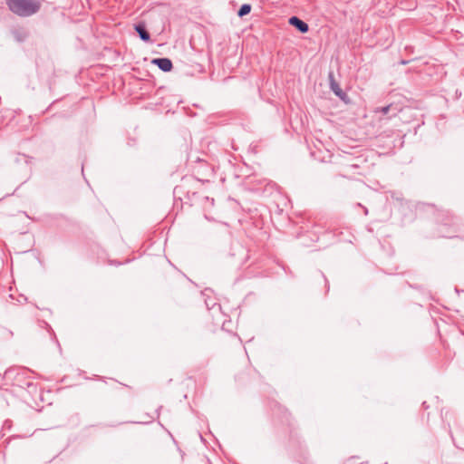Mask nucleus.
I'll return each mask as SVG.
<instances>
[{
  "instance_id": "9b49d317",
  "label": "nucleus",
  "mask_w": 464,
  "mask_h": 464,
  "mask_svg": "<svg viewBox=\"0 0 464 464\" xmlns=\"http://www.w3.org/2000/svg\"><path fill=\"white\" fill-rule=\"evenodd\" d=\"M408 63H409V61H405V60H401V64H407Z\"/></svg>"
},
{
  "instance_id": "0eeeda50",
  "label": "nucleus",
  "mask_w": 464,
  "mask_h": 464,
  "mask_svg": "<svg viewBox=\"0 0 464 464\" xmlns=\"http://www.w3.org/2000/svg\"><path fill=\"white\" fill-rule=\"evenodd\" d=\"M444 218H442L443 226L455 227L458 224V218L452 216L450 212H445L443 214Z\"/></svg>"
},
{
  "instance_id": "423d86ee",
  "label": "nucleus",
  "mask_w": 464,
  "mask_h": 464,
  "mask_svg": "<svg viewBox=\"0 0 464 464\" xmlns=\"http://www.w3.org/2000/svg\"><path fill=\"white\" fill-rule=\"evenodd\" d=\"M134 29L139 34V37L140 40H142L145 43H148L150 41V34L146 29V25L144 23H138L134 25Z\"/></svg>"
},
{
  "instance_id": "7ed1b4c3",
  "label": "nucleus",
  "mask_w": 464,
  "mask_h": 464,
  "mask_svg": "<svg viewBox=\"0 0 464 464\" xmlns=\"http://www.w3.org/2000/svg\"><path fill=\"white\" fill-rule=\"evenodd\" d=\"M151 63L158 66V68L164 72H170L173 68L172 62L169 58H155L151 61Z\"/></svg>"
},
{
  "instance_id": "1a4fd4ad",
  "label": "nucleus",
  "mask_w": 464,
  "mask_h": 464,
  "mask_svg": "<svg viewBox=\"0 0 464 464\" xmlns=\"http://www.w3.org/2000/svg\"><path fill=\"white\" fill-rule=\"evenodd\" d=\"M26 385H27V387H28V388H30V387H34V388H35V386L34 385V383H33V382H26Z\"/></svg>"
},
{
  "instance_id": "f8f14e48",
  "label": "nucleus",
  "mask_w": 464,
  "mask_h": 464,
  "mask_svg": "<svg viewBox=\"0 0 464 464\" xmlns=\"http://www.w3.org/2000/svg\"><path fill=\"white\" fill-rule=\"evenodd\" d=\"M364 209V213L367 214L368 213V209L366 208H363Z\"/></svg>"
},
{
  "instance_id": "20e7f679",
  "label": "nucleus",
  "mask_w": 464,
  "mask_h": 464,
  "mask_svg": "<svg viewBox=\"0 0 464 464\" xmlns=\"http://www.w3.org/2000/svg\"><path fill=\"white\" fill-rule=\"evenodd\" d=\"M288 23L302 34H305L309 31V25L297 16H291Z\"/></svg>"
},
{
  "instance_id": "9d476101",
  "label": "nucleus",
  "mask_w": 464,
  "mask_h": 464,
  "mask_svg": "<svg viewBox=\"0 0 464 464\" xmlns=\"http://www.w3.org/2000/svg\"><path fill=\"white\" fill-rule=\"evenodd\" d=\"M442 237H453L454 235L451 234V233H449V234H446V235H442Z\"/></svg>"
},
{
  "instance_id": "ddd939ff",
  "label": "nucleus",
  "mask_w": 464,
  "mask_h": 464,
  "mask_svg": "<svg viewBox=\"0 0 464 464\" xmlns=\"http://www.w3.org/2000/svg\"><path fill=\"white\" fill-rule=\"evenodd\" d=\"M422 405H423L425 408H428V406H427V404H426V402H425V401L422 403Z\"/></svg>"
},
{
  "instance_id": "f257e3e1",
  "label": "nucleus",
  "mask_w": 464,
  "mask_h": 464,
  "mask_svg": "<svg viewBox=\"0 0 464 464\" xmlns=\"http://www.w3.org/2000/svg\"><path fill=\"white\" fill-rule=\"evenodd\" d=\"M9 10L20 17H29L41 8L39 0H5Z\"/></svg>"
},
{
  "instance_id": "6e6552de",
  "label": "nucleus",
  "mask_w": 464,
  "mask_h": 464,
  "mask_svg": "<svg viewBox=\"0 0 464 464\" xmlns=\"http://www.w3.org/2000/svg\"><path fill=\"white\" fill-rule=\"evenodd\" d=\"M250 11H251V5L243 4L237 11V15L239 17H243V16L248 14L250 13Z\"/></svg>"
},
{
  "instance_id": "f03ea898",
  "label": "nucleus",
  "mask_w": 464,
  "mask_h": 464,
  "mask_svg": "<svg viewBox=\"0 0 464 464\" xmlns=\"http://www.w3.org/2000/svg\"><path fill=\"white\" fill-rule=\"evenodd\" d=\"M400 111H401V108L398 105H394L392 103L383 106V107H378L374 110L375 113H382V115H388V118L396 117Z\"/></svg>"
},
{
  "instance_id": "39448f33",
  "label": "nucleus",
  "mask_w": 464,
  "mask_h": 464,
  "mask_svg": "<svg viewBox=\"0 0 464 464\" xmlns=\"http://www.w3.org/2000/svg\"><path fill=\"white\" fill-rule=\"evenodd\" d=\"M329 78H330V89L332 90V92L338 97L340 98L342 101H345V99L347 98V95L346 93L342 90V88L340 87V85L338 84V82L334 80V76L332 73H330L329 75Z\"/></svg>"
}]
</instances>
